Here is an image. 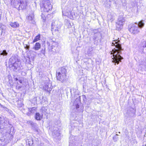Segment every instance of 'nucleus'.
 Instances as JSON below:
<instances>
[{
	"label": "nucleus",
	"mask_w": 146,
	"mask_h": 146,
	"mask_svg": "<svg viewBox=\"0 0 146 146\" xmlns=\"http://www.w3.org/2000/svg\"><path fill=\"white\" fill-rule=\"evenodd\" d=\"M108 18L111 22H112L114 19V17L111 14L108 15Z\"/></svg>",
	"instance_id": "obj_25"
},
{
	"label": "nucleus",
	"mask_w": 146,
	"mask_h": 146,
	"mask_svg": "<svg viewBox=\"0 0 146 146\" xmlns=\"http://www.w3.org/2000/svg\"><path fill=\"white\" fill-rule=\"evenodd\" d=\"M74 137H70V141H70V142H69L70 143H72V142L71 141V140L72 139H74Z\"/></svg>",
	"instance_id": "obj_30"
},
{
	"label": "nucleus",
	"mask_w": 146,
	"mask_h": 146,
	"mask_svg": "<svg viewBox=\"0 0 146 146\" xmlns=\"http://www.w3.org/2000/svg\"><path fill=\"white\" fill-rule=\"evenodd\" d=\"M28 123L29 124H30L32 127L34 128H35L37 125V124L36 123H34L32 121H28Z\"/></svg>",
	"instance_id": "obj_21"
},
{
	"label": "nucleus",
	"mask_w": 146,
	"mask_h": 146,
	"mask_svg": "<svg viewBox=\"0 0 146 146\" xmlns=\"http://www.w3.org/2000/svg\"><path fill=\"white\" fill-rule=\"evenodd\" d=\"M34 18V15H29L27 18V19L29 22L31 23H33L34 22V20L33 19Z\"/></svg>",
	"instance_id": "obj_16"
},
{
	"label": "nucleus",
	"mask_w": 146,
	"mask_h": 146,
	"mask_svg": "<svg viewBox=\"0 0 146 146\" xmlns=\"http://www.w3.org/2000/svg\"><path fill=\"white\" fill-rule=\"evenodd\" d=\"M29 46H27V47L26 48L27 49H29Z\"/></svg>",
	"instance_id": "obj_36"
},
{
	"label": "nucleus",
	"mask_w": 146,
	"mask_h": 146,
	"mask_svg": "<svg viewBox=\"0 0 146 146\" xmlns=\"http://www.w3.org/2000/svg\"><path fill=\"white\" fill-rule=\"evenodd\" d=\"M125 22V19L123 16H119L118 18L116 25L117 29L118 30H120L122 29Z\"/></svg>",
	"instance_id": "obj_5"
},
{
	"label": "nucleus",
	"mask_w": 146,
	"mask_h": 146,
	"mask_svg": "<svg viewBox=\"0 0 146 146\" xmlns=\"http://www.w3.org/2000/svg\"><path fill=\"white\" fill-rule=\"evenodd\" d=\"M44 52L45 51H44L43 50H42L41 51V52L42 53H43L44 54Z\"/></svg>",
	"instance_id": "obj_34"
},
{
	"label": "nucleus",
	"mask_w": 146,
	"mask_h": 146,
	"mask_svg": "<svg viewBox=\"0 0 146 146\" xmlns=\"http://www.w3.org/2000/svg\"><path fill=\"white\" fill-rule=\"evenodd\" d=\"M40 146H44L43 145H41Z\"/></svg>",
	"instance_id": "obj_39"
},
{
	"label": "nucleus",
	"mask_w": 146,
	"mask_h": 146,
	"mask_svg": "<svg viewBox=\"0 0 146 146\" xmlns=\"http://www.w3.org/2000/svg\"><path fill=\"white\" fill-rule=\"evenodd\" d=\"M79 107V105H77L76 106V108H78Z\"/></svg>",
	"instance_id": "obj_35"
},
{
	"label": "nucleus",
	"mask_w": 146,
	"mask_h": 146,
	"mask_svg": "<svg viewBox=\"0 0 146 146\" xmlns=\"http://www.w3.org/2000/svg\"><path fill=\"white\" fill-rule=\"evenodd\" d=\"M19 1L20 3H19L18 2L17 0H15L14 1L15 2H17V4L19 5L20 7H21L22 9H25V8L27 5L26 1H22V0H19Z\"/></svg>",
	"instance_id": "obj_11"
},
{
	"label": "nucleus",
	"mask_w": 146,
	"mask_h": 146,
	"mask_svg": "<svg viewBox=\"0 0 146 146\" xmlns=\"http://www.w3.org/2000/svg\"><path fill=\"white\" fill-rule=\"evenodd\" d=\"M11 27L14 28H16L19 27V24L17 22H14L13 23H11L9 24Z\"/></svg>",
	"instance_id": "obj_17"
},
{
	"label": "nucleus",
	"mask_w": 146,
	"mask_h": 146,
	"mask_svg": "<svg viewBox=\"0 0 146 146\" xmlns=\"http://www.w3.org/2000/svg\"><path fill=\"white\" fill-rule=\"evenodd\" d=\"M117 135H118L116 134V135L115 136H114V137H113V141L114 142L117 141L118 140V137L117 136Z\"/></svg>",
	"instance_id": "obj_26"
},
{
	"label": "nucleus",
	"mask_w": 146,
	"mask_h": 146,
	"mask_svg": "<svg viewBox=\"0 0 146 146\" xmlns=\"http://www.w3.org/2000/svg\"><path fill=\"white\" fill-rule=\"evenodd\" d=\"M144 44H145V45H143V47H146V42H144Z\"/></svg>",
	"instance_id": "obj_33"
},
{
	"label": "nucleus",
	"mask_w": 146,
	"mask_h": 146,
	"mask_svg": "<svg viewBox=\"0 0 146 146\" xmlns=\"http://www.w3.org/2000/svg\"><path fill=\"white\" fill-rule=\"evenodd\" d=\"M62 12L63 15L66 16L71 19H73L75 17L74 12L72 10H71L69 8H66L65 10L62 11Z\"/></svg>",
	"instance_id": "obj_3"
},
{
	"label": "nucleus",
	"mask_w": 146,
	"mask_h": 146,
	"mask_svg": "<svg viewBox=\"0 0 146 146\" xmlns=\"http://www.w3.org/2000/svg\"><path fill=\"white\" fill-rule=\"evenodd\" d=\"M35 119L36 120H41L42 117L38 113H36L35 115Z\"/></svg>",
	"instance_id": "obj_18"
},
{
	"label": "nucleus",
	"mask_w": 146,
	"mask_h": 146,
	"mask_svg": "<svg viewBox=\"0 0 146 146\" xmlns=\"http://www.w3.org/2000/svg\"><path fill=\"white\" fill-rule=\"evenodd\" d=\"M26 142L27 144H28L29 146H32L33 144V141L31 139H30L27 140Z\"/></svg>",
	"instance_id": "obj_19"
},
{
	"label": "nucleus",
	"mask_w": 146,
	"mask_h": 146,
	"mask_svg": "<svg viewBox=\"0 0 146 146\" xmlns=\"http://www.w3.org/2000/svg\"><path fill=\"white\" fill-rule=\"evenodd\" d=\"M106 6L107 7H110V6H111V3L110 2H109V3H108V4L107 5H106Z\"/></svg>",
	"instance_id": "obj_29"
},
{
	"label": "nucleus",
	"mask_w": 146,
	"mask_h": 146,
	"mask_svg": "<svg viewBox=\"0 0 146 146\" xmlns=\"http://www.w3.org/2000/svg\"><path fill=\"white\" fill-rule=\"evenodd\" d=\"M0 105L1 106V107L2 108H3L5 110H6V111H9V109H7V108L4 107L3 105L1 104H0Z\"/></svg>",
	"instance_id": "obj_28"
},
{
	"label": "nucleus",
	"mask_w": 146,
	"mask_h": 146,
	"mask_svg": "<svg viewBox=\"0 0 146 146\" xmlns=\"http://www.w3.org/2000/svg\"><path fill=\"white\" fill-rule=\"evenodd\" d=\"M15 79L16 81L18 80V79L17 78H16Z\"/></svg>",
	"instance_id": "obj_37"
},
{
	"label": "nucleus",
	"mask_w": 146,
	"mask_h": 146,
	"mask_svg": "<svg viewBox=\"0 0 146 146\" xmlns=\"http://www.w3.org/2000/svg\"><path fill=\"white\" fill-rule=\"evenodd\" d=\"M23 81V79H21L20 80H19V82L21 84L22 83Z\"/></svg>",
	"instance_id": "obj_31"
},
{
	"label": "nucleus",
	"mask_w": 146,
	"mask_h": 146,
	"mask_svg": "<svg viewBox=\"0 0 146 146\" xmlns=\"http://www.w3.org/2000/svg\"><path fill=\"white\" fill-rule=\"evenodd\" d=\"M44 107H43L42 108L41 110H43V109H44Z\"/></svg>",
	"instance_id": "obj_38"
},
{
	"label": "nucleus",
	"mask_w": 146,
	"mask_h": 146,
	"mask_svg": "<svg viewBox=\"0 0 146 146\" xmlns=\"http://www.w3.org/2000/svg\"><path fill=\"white\" fill-rule=\"evenodd\" d=\"M7 54L8 53L5 50H3L0 53L1 55H3V56H7Z\"/></svg>",
	"instance_id": "obj_23"
},
{
	"label": "nucleus",
	"mask_w": 146,
	"mask_h": 146,
	"mask_svg": "<svg viewBox=\"0 0 146 146\" xmlns=\"http://www.w3.org/2000/svg\"><path fill=\"white\" fill-rule=\"evenodd\" d=\"M40 47V44L38 42H36L35 46V49L36 50H38Z\"/></svg>",
	"instance_id": "obj_20"
},
{
	"label": "nucleus",
	"mask_w": 146,
	"mask_h": 146,
	"mask_svg": "<svg viewBox=\"0 0 146 146\" xmlns=\"http://www.w3.org/2000/svg\"><path fill=\"white\" fill-rule=\"evenodd\" d=\"M144 25V23L142 21H140L138 24L137 23L130 25L129 26V31L133 34H137L139 32L138 27L142 28Z\"/></svg>",
	"instance_id": "obj_2"
},
{
	"label": "nucleus",
	"mask_w": 146,
	"mask_h": 146,
	"mask_svg": "<svg viewBox=\"0 0 146 146\" xmlns=\"http://www.w3.org/2000/svg\"><path fill=\"white\" fill-rule=\"evenodd\" d=\"M19 58L17 55H13L9 60V64L12 65L13 64L20 61Z\"/></svg>",
	"instance_id": "obj_9"
},
{
	"label": "nucleus",
	"mask_w": 146,
	"mask_h": 146,
	"mask_svg": "<svg viewBox=\"0 0 146 146\" xmlns=\"http://www.w3.org/2000/svg\"><path fill=\"white\" fill-rule=\"evenodd\" d=\"M45 1H42L40 3V6L41 12H42L41 17L42 19L45 21L46 20V8H45Z\"/></svg>",
	"instance_id": "obj_7"
},
{
	"label": "nucleus",
	"mask_w": 146,
	"mask_h": 146,
	"mask_svg": "<svg viewBox=\"0 0 146 146\" xmlns=\"http://www.w3.org/2000/svg\"><path fill=\"white\" fill-rule=\"evenodd\" d=\"M47 88V91L50 93L49 92L51 91L52 89V87L51 86V84L50 81L49 80L47 84H46V89ZM47 89H46V90Z\"/></svg>",
	"instance_id": "obj_14"
},
{
	"label": "nucleus",
	"mask_w": 146,
	"mask_h": 146,
	"mask_svg": "<svg viewBox=\"0 0 146 146\" xmlns=\"http://www.w3.org/2000/svg\"><path fill=\"white\" fill-rule=\"evenodd\" d=\"M11 68L15 71L16 70L19 71V70L21 71V70H22L23 68V67L21 65L20 61L13 64L11 65Z\"/></svg>",
	"instance_id": "obj_8"
},
{
	"label": "nucleus",
	"mask_w": 146,
	"mask_h": 146,
	"mask_svg": "<svg viewBox=\"0 0 146 146\" xmlns=\"http://www.w3.org/2000/svg\"><path fill=\"white\" fill-rule=\"evenodd\" d=\"M40 34L38 35L37 36H36L34 39L33 40V42H35L37 41H38V40L40 39Z\"/></svg>",
	"instance_id": "obj_22"
},
{
	"label": "nucleus",
	"mask_w": 146,
	"mask_h": 146,
	"mask_svg": "<svg viewBox=\"0 0 146 146\" xmlns=\"http://www.w3.org/2000/svg\"><path fill=\"white\" fill-rule=\"evenodd\" d=\"M55 23H52L51 27V31L52 32V34L53 33H57L59 29H60V27H57L55 25Z\"/></svg>",
	"instance_id": "obj_10"
},
{
	"label": "nucleus",
	"mask_w": 146,
	"mask_h": 146,
	"mask_svg": "<svg viewBox=\"0 0 146 146\" xmlns=\"http://www.w3.org/2000/svg\"><path fill=\"white\" fill-rule=\"evenodd\" d=\"M40 87L42 88H43L44 90H46V86H44L43 87L42 86H40Z\"/></svg>",
	"instance_id": "obj_32"
},
{
	"label": "nucleus",
	"mask_w": 146,
	"mask_h": 146,
	"mask_svg": "<svg viewBox=\"0 0 146 146\" xmlns=\"http://www.w3.org/2000/svg\"><path fill=\"white\" fill-rule=\"evenodd\" d=\"M113 41V42L112 43L111 46H115L117 49H113L111 54L113 55L112 62H115V65L116 63L118 64L119 62H121V59L123 58L119 54H118L120 53L121 51L122 50L121 45L119 43L120 42L119 40H116Z\"/></svg>",
	"instance_id": "obj_1"
},
{
	"label": "nucleus",
	"mask_w": 146,
	"mask_h": 146,
	"mask_svg": "<svg viewBox=\"0 0 146 146\" xmlns=\"http://www.w3.org/2000/svg\"><path fill=\"white\" fill-rule=\"evenodd\" d=\"M19 72H21V75L23 76H24L26 74V72H24L23 68L22 70H21V71L19 70Z\"/></svg>",
	"instance_id": "obj_27"
},
{
	"label": "nucleus",
	"mask_w": 146,
	"mask_h": 146,
	"mask_svg": "<svg viewBox=\"0 0 146 146\" xmlns=\"http://www.w3.org/2000/svg\"><path fill=\"white\" fill-rule=\"evenodd\" d=\"M47 44L48 45V49L49 51L54 52H56V48L58 45L56 42L51 40L47 42Z\"/></svg>",
	"instance_id": "obj_6"
},
{
	"label": "nucleus",
	"mask_w": 146,
	"mask_h": 146,
	"mask_svg": "<svg viewBox=\"0 0 146 146\" xmlns=\"http://www.w3.org/2000/svg\"><path fill=\"white\" fill-rule=\"evenodd\" d=\"M52 8V6L51 4L50 1L49 0L46 1V12L51 10Z\"/></svg>",
	"instance_id": "obj_12"
},
{
	"label": "nucleus",
	"mask_w": 146,
	"mask_h": 146,
	"mask_svg": "<svg viewBox=\"0 0 146 146\" xmlns=\"http://www.w3.org/2000/svg\"><path fill=\"white\" fill-rule=\"evenodd\" d=\"M0 123L4 126H6L9 124V121L8 119L5 118L1 120Z\"/></svg>",
	"instance_id": "obj_13"
},
{
	"label": "nucleus",
	"mask_w": 146,
	"mask_h": 146,
	"mask_svg": "<svg viewBox=\"0 0 146 146\" xmlns=\"http://www.w3.org/2000/svg\"><path fill=\"white\" fill-rule=\"evenodd\" d=\"M66 77V70L64 68L62 69L60 72H57L56 77L57 80L62 82Z\"/></svg>",
	"instance_id": "obj_4"
},
{
	"label": "nucleus",
	"mask_w": 146,
	"mask_h": 146,
	"mask_svg": "<svg viewBox=\"0 0 146 146\" xmlns=\"http://www.w3.org/2000/svg\"><path fill=\"white\" fill-rule=\"evenodd\" d=\"M52 134H53L55 135H56V136H57L58 138H60V133L58 132V131H57L56 130H54L53 131Z\"/></svg>",
	"instance_id": "obj_24"
},
{
	"label": "nucleus",
	"mask_w": 146,
	"mask_h": 146,
	"mask_svg": "<svg viewBox=\"0 0 146 146\" xmlns=\"http://www.w3.org/2000/svg\"><path fill=\"white\" fill-rule=\"evenodd\" d=\"M28 110L29 111L27 113V115L28 116H29L31 113H33L35 112L36 111V108L35 107H33L31 108H28Z\"/></svg>",
	"instance_id": "obj_15"
}]
</instances>
